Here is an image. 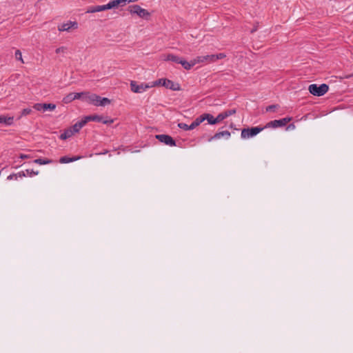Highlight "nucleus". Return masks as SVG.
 Returning a JSON list of instances; mask_svg holds the SVG:
<instances>
[{
	"mask_svg": "<svg viewBox=\"0 0 353 353\" xmlns=\"http://www.w3.org/2000/svg\"><path fill=\"white\" fill-rule=\"evenodd\" d=\"M82 100L96 106H105V105L110 103L109 99L106 97H101L96 94H91L89 92H87V94L85 97L82 98Z\"/></svg>",
	"mask_w": 353,
	"mask_h": 353,
	"instance_id": "obj_1",
	"label": "nucleus"
},
{
	"mask_svg": "<svg viewBox=\"0 0 353 353\" xmlns=\"http://www.w3.org/2000/svg\"><path fill=\"white\" fill-rule=\"evenodd\" d=\"M226 57L224 53H219L216 54H208L205 56H198L194 58L196 64L200 63H214L218 59H222Z\"/></svg>",
	"mask_w": 353,
	"mask_h": 353,
	"instance_id": "obj_2",
	"label": "nucleus"
},
{
	"mask_svg": "<svg viewBox=\"0 0 353 353\" xmlns=\"http://www.w3.org/2000/svg\"><path fill=\"white\" fill-rule=\"evenodd\" d=\"M127 10L131 14H137L142 19H148L150 16V13L147 10L142 8L139 5L129 6Z\"/></svg>",
	"mask_w": 353,
	"mask_h": 353,
	"instance_id": "obj_3",
	"label": "nucleus"
},
{
	"mask_svg": "<svg viewBox=\"0 0 353 353\" xmlns=\"http://www.w3.org/2000/svg\"><path fill=\"white\" fill-rule=\"evenodd\" d=\"M329 90V86L325 83H322L321 85L317 84H311L309 85L308 90L309 92L317 97H321L324 95Z\"/></svg>",
	"mask_w": 353,
	"mask_h": 353,
	"instance_id": "obj_4",
	"label": "nucleus"
},
{
	"mask_svg": "<svg viewBox=\"0 0 353 353\" xmlns=\"http://www.w3.org/2000/svg\"><path fill=\"white\" fill-rule=\"evenodd\" d=\"M154 85H162L173 91H179L181 90L179 83H175L168 79H159L154 81Z\"/></svg>",
	"mask_w": 353,
	"mask_h": 353,
	"instance_id": "obj_5",
	"label": "nucleus"
},
{
	"mask_svg": "<svg viewBox=\"0 0 353 353\" xmlns=\"http://www.w3.org/2000/svg\"><path fill=\"white\" fill-rule=\"evenodd\" d=\"M265 129V127H253V128H243L241 130V137L243 139H249L253 137L261 132L262 130Z\"/></svg>",
	"mask_w": 353,
	"mask_h": 353,
	"instance_id": "obj_6",
	"label": "nucleus"
},
{
	"mask_svg": "<svg viewBox=\"0 0 353 353\" xmlns=\"http://www.w3.org/2000/svg\"><path fill=\"white\" fill-rule=\"evenodd\" d=\"M291 117H285L279 120H273L268 122L264 127L265 128H276L285 126L288 122L291 121Z\"/></svg>",
	"mask_w": 353,
	"mask_h": 353,
	"instance_id": "obj_7",
	"label": "nucleus"
},
{
	"mask_svg": "<svg viewBox=\"0 0 353 353\" xmlns=\"http://www.w3.org/2000/svg\"><path fill=\"white\" fill-rule=\"evenodd\" d=\"M156 139L159 140L160 142L164 143L165 145L169 146H175L176 141L173 139V138L168 134H157L155 136Z\"/></svg>",
	"mask_w": 353,
	"mask_h": 353,
	"instance_id": "obj_8",
	"label": "nucleus"
},
{
	"mask_svg": "<svg viewBox=\"0 0 353 353\" xmlns=\"http://www.w3.org/2000/svg\"><path fill=\"white\" fill-rule=\"evenodd\" d=\"M131 90L134 93H142L145 92L150 86L141 83L138 85L136 81H132L130 83Z\"/></svg>",
	"mask_w": 353,
	"mask_h": 353,
	"instance_id": "obj_9",
	"label": "nucleus"
},
{
	"mask_svg": "<svg viewBox=\"0 0 353 353\" xmlns=\"http://www.w3.org/2000/svg\"><path fill=\"white\" fill-rule=\"evenodd\" d=\"M33 108L37 111L54 110L56 105L54 103H35Z\"/></svg>",
	"mask_w": 353,
	"mask_h": 353,
	"instance_id": "obj_10",
	"label": "nucleus"
},
{
	"mask_svg": "<svg viewBox=\"0 0 353 353\" xmlns=\"http://www.w3.org/2000/svg\"><path fill=\"white\" fill-rule=\"evenodd\" d=\"M84 121H86V123L88 121H97V122H102L103 123H112L113 122L112 120H103L102 117L99 115H89L86 116L83 118Z\"/></svg>",
	"mask_w": 353,
	"mask_h": 353,
	"instance_id": "obj_11",
	"label": "nucleus"
},
{
	"mask_svg": "<svg viewBox=\"0 0 353 353\" xmlns=\"http://www.w3.org/2000/svg\"><path fill=\"white\" fill-rule=\"evenodd\" d=\"M106 10H110V8L108 7V3H107L105 5H101V6H90L88 8L86 12L87 13H94V12H102V11H104Z\"/></svg>",
	"mask_w": 353,
	"mask_h": 353,
	"instance_id": "obj_12",
	"label": "nucleus"
},
{
	"mask_svg": "<svg viewBox=\"0 0 353 353\" xmlns=\"http://www.w3.org/2000/svg\"><path fill=\"white\" fill-rule=\"evenodd\" d=\"M77 22L69 21L59 26L58 30L60 32L69 31L72 28H77Z\"/></svg>",
	"mask_w": 353,
	"mask_h": 353,
	"instance_id": "obj_13",
	"label": "nucleus"
},
{
	"mask_svg": "<svg viewBox=\"0 0 353 353\" xmlns=\"http://www.w3.org/2000/svg\"><path fill=\"white\" fill-rule=\"evenodd\" d=\"M108 3L110 10L114 9L125 6L126 5V0H110Z\"/></svg>",
	"mask_w": 353,
	"mask_h": 353,
	"instance_id": "obj_14",
	"label": "nucleus"
},
{
	"mask_svg": "<svg viewBox=\"0 0 353 353\" xmlns=\"http://www.w3.org/2000/svg\"><path fill=\"white\" fill-rule=\"evenodd\" d=\"M230 132L228 130L216 132L214 136L210 137L208 141H212V140L215 139H219L222 137L225 138V139H228L230 137Z\"/></svg>",
	"mask_w": 353,
	"mask_h": 353,
	"instance_id": "obj_15",
	"label": "nucleus"
},
{
	"mask_svg": "<svg viewBox=\"0 0 353 353\" xmlns=\"http://www.w3.org/2000/svg\"><path fill=\"white\" fill-rule=\"evenodd\" d=\"M86 124V121H84L83 119H82L81 121L77 122L75 124H74L72 126H71L70 128L74 134L77 132H79V130Z\"/></svg>",
	"mask_w": 353,
	"mask_h": 353,
	"instance_id": "obj_16",
	"label": "nucleus"
},
{
	"mask_svg": "<svg viewBox=\"0 0 353 353\" xmlns=\"http://www.w3.org/2000/svg\"><path fill=\"white\" fill-rule=\"evenodd\" d=\"M82 158L81 156H74L73 157H69L68 156H63L60 158L59 163H68L79 160Z\"/></svg>",
	"mask_w": 353,
	"mask_h": 353,
	"instance_id": "obj_17",
	"label": "nucleus"
},
{
	"mask_svg": "<svg viewBox=\"0 0 353 353\" xmlns=\"http://www.w3.org/2000/svg\"><path fill=\"white\" fill-rule=\"evenodd\" d=\"M179 63L185 70H190L193 66L196 65L195 59H193L190 61H187L183 59H181Z\"/></svg>",
	"mask_w": 353,
	"mask_h": 353,
	"instance_id": "obj_18",
	"label": "nucleus"
},
{
	"mask_svg": "<svg viewBox=\"0 0 353 353\" xmlns=\"http://www.w3.org/2000/svg\"><path fill=\"white\" fill-rule=\"evenodd\" d=\"M14 123L13 117H5L0 115V123H3L6 125H11Z\"/></svg>",
	"mask_w": 353,
	"mask_h": 353,
	"instance_id": "obj_19",
	"label": "nucleus"
},
{
	"mask_svg": "<svg viewBox=\"0 0 353 353\" xmlns=\"http://www.w3.org/2000/svg\"><path fill=\"white\" fill-rule=\"evenodd\" d=\"M74 135L73 132L70 130V128H68L63 133H61L59 136L60 139L65 140Z\"/></svg>",
	"mask_w": 353,
	"mask_h": 353,
	"instance_id": "obj_20",
	"label": "nucleus"
},
{
	"mask_svg": "<svg viewBox=\"0 0 353 353\" xmlns=\"http://www.w3.org/2000/svg\"><path fill=\"white\" fill-rule=\"evenodd\" d=\"M181 59V58L179 57L178 56H176L173 54H168L165 56V57L164 58V60L165 61H170L172 62L179 63Z\"/></svg>",
	"mask_w": 353,
	"mask_h": 353,
	"instance_id": "obj_21",
	"label": "nucleus"
},
{
	"mask_svg": "<svg viewBox=\"0 0 353 353\" xmlns=\"http://www.w3.org/2000/svg\"><path fill=\"white\" fill-rule=\"evenodd\" d=\"M203 118H205V120H207L208 123L210 125H214L217 123V121L216 120V118H214L212 114H203Z\"/></svg>",
	"mask_w": 353,
	"mask_h": 353,
	"instance_id": "obj_22",
	"label": "nucleus"
},
{
	"mask_svg": "<svg viewBox=\"0 0 353 353\" xmlns=\"http://www.w3.org/2000/svg\"><path fill=\"white\" fill-rule=\"evenodd\" d=\"M75 96V92H71V93H69L68 94H67L65 97H63V101L65 103H70L72 102V101L75 100L76 98L74 97Z\"/></svg>",
	"mask_w": 353,
	"mask_h": 353,
	"instance_id": "obj_23",
	"label": "nucleus"
},
{
	"mask_svg": "<svg viewBox=\"0 0 353 353\" xmlns=\"http://www.w3.org/2000/svg\"><path fill=\"white\" fill-rule=\"evenodd\" d=\"M34 163L39 164V165H46L50 164L52 163V160L48 159H37L34 161Z\"/></svg>",
	"mask_w": 353,
	"mask_h": 353,
	"instance_id": "obj_24",
	"label": "nucleus"
},
{
	"mask_svg": "<svg viewBox=\"0 0 353 353\" xmlns=\"http://www.w3.org/2000/svg\"><path fill=\"white\" fill-rule=\"evenodd\" d=\"M178 127L180 129L184 130H191L195 128V127H192V123L190 125H188L184 123H179Z\"/></svg>",
	"mask_w": 353,
	"mask_h": 353,
	"instance_id": "obj_25",
	"label": "nucleus"
},
{
	"mask_svg": "<svg viewBox=\"0 0 353 353\" xmlns=\"http://www.w3.org/2000/svg\"><path fill=\"white\" fill-rule=\"evenodd\" d=\"M205 121V118H203V114H201L200 117H197L193 122H192V127H197L203 121Z\"/></svg>",
	"mask_w": 353,
	"mask_h": 353,
	"instance_id": "obj_26",
	"label": "nucleus"
},
{
	"mask_svg": "<svg viewBox=\"0 0 353 353\" xmlns=\"http://www.w3.org/2000/svg\"><path fill=\"white\" fill-rule=\"evenodd\" d=\"M223 112H224V114L225 115V117L228 118V117L232 116V115L236 114V110L235 108L230 109V110H227L224 111Z\"/></svg>",
	"mask_w": 353,
	"mask_h": 353,
	"instance_id": "obj_27",
	"label": "nucleus"
},
{
	"mask_svg": "<svg viewBox=\"0 0 353 353\" xmlns=\"http://www.w3.org/2000/svg\"><path fill=\"white\" fill-rule=\"evenodd\" d=\"M26 176V174L25 172L21 171V172H18L17 174H15L14 177H15V179H17V176H19L20 178H22V177ZM13 176H14V175H10V176H8V179H12Z\"/></svg>",
	"mask_w": 353,
	"mask_h": 353,
	"instance_id": "obj_28",
	"label": "nucleus"
},
{
	"mask_svg": "<svg viewBox=\"0 0 353 353\" xmlns=\"http://www.w3.org/2000/svg\"><path fill=\"white\" fill-rule=\"evenodd\" d=\"M38 174H39V171H34L33 170H30V169L26 170V174L29 176L37 175Z\"/></svg>",
	"mask_w": 353,
	"mask_h": 353,
	"instance_id": "obj_29",
	"label": "nucleus"
},
{
	"mask_svg": "<svg viewBox=\"0 0 353 353\" xmlns=\"http://www.w3.org/2000/svg\"><path fill=\"white\" fill-rule=\"evenodd\" d=\"M86 94H87V92H75L74 97L76 98V99H81L82 100V98L85 97Z\"/></svg>",
	"mask_w": 353,
	"mask_h": 353,
	"instance_id": "obj_30",
	"label": "nucleus"
},
{
	"mask_svg": "<svg viewBox=\"0 0 353 353\" xmlns=\"http://www.w3.org/2000/svg\"><path fill=\"white\" fill-rule=\"evenodd\" d=\"M225 119H226V117H225V115L223 112L219 113L217 115V117H216V120L217 121V123L221 122V121L224 120Z\"/></svg>",
	"mask_w": 353,
	"mask_h": 353,
	"instance_id": "obj_31",
	"label": "nucleus"
},
{
	"mask_svg": "<svg viewBox=\"0 0 353 353\" xmlns=\"http://www.w3.org/2000/svg\"><path fill=\"white\" fill-rule=\"evenodd\" d=\"M15 58L16 59L21 61L22 63H23V59H22V54L19 50H17L15 51Z\"/></svg>",
	"mask_w": 353,
	"mask_h": 353,
	"instance_id": "obj_32",
	"label": "nucleus"
},
{
	"mask_svg": "<svg viewBox=\"0 0 353 353\" xmlns=\"http://www.w3.org/2000/svg\"><path fill=\"white\" fill-rule=\"evenodd\" d=\"M55 52L57 54H59V53L64 54V53H65L67 52V48L65 47V46H61V47L57 48Z\"/></svg>",
	"mask_w": 353,
	"mask_h": 353,
	"instance_id": "obj_33",
	"label": "nucleus"
},
{
	"mask_svg": "<svg viewBox=\"0 0 353 353\" xmlns=\"http://www.w3.org/2000/svg\"><path fill=\"white\" fill-rule=\"evenodd\" d=\"M278 108V105H270L266 108L267 112H273Z\"/></svg>",
	"mask_w": 353,
	"mask_h": 353,
	"instance_id": "obj_34",
	"label": "nucleus"
},
{
	"mask_svg": "<svg viewBox=\"0 0 353 353\" xmlns=\"http://www.w3.org/2000/svg\"><path fill=\"white\" fill-rule=\"evenodd\" d=\"M32 112V110L30 108H25L21 111V116H27Z\"/></svg>",
	"mask_w": 353,
	"mask_h": 353,
	"instance_id": "obj_35",
	"label": "nucleus"
},
{
	"mask_svg": "<svg viewBox=\"0 0 353 353\" xmlns=\"http://www.w3.org/2000/svg\"><path fill=\"white\" fill-rule=\"evenodd\" d=\"M19 158L21 159H29V158H30V156H29L28 154H21L19 156Z\"/></svg>",
	"mask_w": 353,
	"mask_h": 353,
	"instance_id": "obj_36",
	"label": "nucleus"
},
{
	"mask_svg": "<svg viewBox=\"0 0 353 353\" xmlns=\"http://www.w3.org/2000/svg\"><path fill=\"white\" fill-rule=\"evenodd\" d=\"M138 0H126V4L132 2H136Z\"/></svg>",
	"mask_w": 353,
	"mask_h": 353,
	"instance_id": "obj_37",
	"label": "nucleus"
},
{
	"mask_svg": "<svg viewBox=\"0 0 353 353\" xmlns=\"http://www.w3.org/2000/svg\"><path fill=\"white\" fill-rule=\"evenodd\" d=\"M108 153V150L103 151V152L98 153L97 154H105Z\"/></svg>",
	"mask_w": 353,
	"mask_h": 353,
	"instance_id": "obj_38",
	"label": "nucleus"
}]
</instances>
